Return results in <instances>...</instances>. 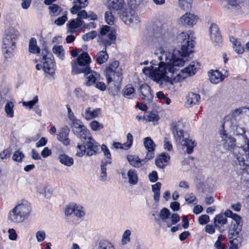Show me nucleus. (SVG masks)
Segmentation results:
<instances>
[{
    "label": "nucleus",
    "instance_id": "f257e3e1",
    "mask_svg": "<svg viewBox=\"0 0 249 249\" xmlns=\"http://www.w3.org/2000/svg\"><path fill=\"white\" fill-rule=\"evenodd\" d=\"M189 36L182 32L177 36L178 43L181 45V49H175L173 52H163L161 55L159 57L160 61L164 60L168 66V71L170 72L175 73L178 70L179 67H182L185 63L184 58L188 56L192 52V49L194 45L192 41L189 40Z\"/></svg>",
    "mask_w": 249,
    "mask_h": 249
},
{
    "label": "nucleus",
    "instance_id": "f03ea898",
    "mask_svg": "<svg viewBox=\"0 0 249 249\" xmlns=\"http://www.w3.org/2000/svg\"><path fill=\"white\" fill-rule=\"evenodd\" d=\"M119 61H114L106 68L104 71L108 84V90L113 96L117 95L120 91L123 79L122 70L119 68Z\"/></svg>",
    "mask_w": 249,
    "mask_h": 249
},
{
    "label": "nucleus",
    "instance_id": "7ed1b4c3",
    "mask_svg": "<svg viewBox=\"0 0 249 249\" xmlns=\"http://www.w3.org/2000/svg\"><path fill=\"white\" fill-rule=\"evenodd\" d=\"M127 7L124 0H109L107 6L108 10L117 12L120 18L126 25L139 22L135 12L132 9L133 7Z\"/></svg>",
    "mask_w": 249,
    "mask_h": 249
},
{
    "label": "nucleus",
    "instance_id": "20e7f679",
    "mask_svg": "<svg viewBox=\"0 0 249 249\" xmlns=\"http://www.w3.org/2000/svg\"><path fill=\"white\" fill-rule=\"evenodd\" d=\"M142 72L146 75H150L154 81H156L160 85L163 84V82H168L172 84V78L166 74L171 73V76L174 73H172L168 71V66L166 62L161 61L158 64V67L154 69V66L144 67Z\"/></svg>",
    "mask_w": 249,
    "mask_h": 249
},
{
    "label": "nucleus",
    "instance_id": "39448f33",
    "mask_svg": "<svg viewBox=\"0 0 249 249\" xmlns=\"http://www.w3.org/2000/svg\"><path fill=\"white\" fill-rule=\"evenodd\" d=\"M19 36L18 30L10 28L5 32L3 37L2 51L5 58H11L15 55L16 42Z\"/></svg>",
    "mask_w": 249,
    "mask_h": 249
},
{
    "label": "nucleus",
    "instance_id": "423d86ee",
    "mask_svg": "<svg viewBox=\"0 0 249 249\" xmlns=\"http://www.w3.org/2000/svg\"><path fill=\"white\" fill-rule=\"evenodd\" d=\"M31 210L30 205L27 202L18 204L9 212L8 220L13 223H21L29 215Z\"/></svg>",
    "mask_w": 249,
    "mask_h": 249
},
{
    "label": "nucleus",
    "instance_id": "0eeeda50",
    "mask_svg": "<svg viewBox=\"0 0 249 249\" xmlns=\"http://www.w3.org/2000/svg\"><path fill=\"white\" fill-rule=\"evenodd\" d=\"M91 62V59L89 54L86 52H83L77 57L76 61L72 60L71 62L72 74L86 73L90 68L89 65Z\"/></svg>",
    "mask_w": 249,
    "mask_h": 249
},
{
    "label": "nucleus",
    "instance_id": "6e6552de",
    "mask_svg": "<svg viewBox=\"0 0 249 249\" xmlns=\"http://www.w3.org/2000/svg\"><path fill=\"white\" fill-rule=\"evenodd\" d=\"M41 55L42 57L40 62L43 63V67L42 65L37 64L36 66V70H40L43 68L45 72L53 74L54 73L55 65L52 53H50L48 49H44L41 51Z\"/></svg>",
    "mask_w": 249,
    "mask_h": 249
},
{
    "label": "nucleus",
    "instance_id": "1a4fd4ad",
    "mask_svg": "<svg viewBox=\"0 0 249 249\" xmlns=\"http://www.w3.org/2000/svg\"><path fill=\"white\" fill-rule=\"evenodd\" d=\"M179 123H176L174 125L173 132L174 136L178 139L181 145L186 147V152L190 154L193 153L196 144L195 141L185 137L183 131L179 127Z\"/></svg>",
    "mask_w": 249,
    "mask_h": 249
},
{
    "label": "nucleus",
    "instance_id": "9d476101",
    "mask_svg": "<svg viewBox=\"0 0 249 249\" xmlns=\"http://www.w3.org/2000/svg\"><path fill=\"white\" fill-rule=\"evenodd\" d=\"M71 125L73 133L80 139L81 142L85 141L87 138L90 136L89 130L83 125L80 120H75V122L71 123Z\"/></svg>",
    "mask_w": 249,
    "mask_h": 249
},
{
    "label": "nucleus",
    "instance_id": "9b49d317",
    "mask_svg": "<svg viewBox=\"0 0 249 249\" xmlns=\"http://www.w3.org/2000/svg\"><path fill=\"white\" fill-rule=\"evenodd\" d=\"M82 142H84L86 146V148L87 156L90 157L93 155H96L98 153L100 145L91 136H90L88 138H87V139Z\"/></svg>",
    "mask_w": 249,
    "mask_h": 249
},
{
    "label": "nucleus",
    "instance_id": "f8f14e48",
    "mask_svg": "<svg viewBox=\"0 0 249 249\" xmlns=\"http://www.w3.org/2000/svg\"><path fill=\"white\" fill-rule=\"evenodd\" d=\"M209 31L211 40L214 46H221L223 42V39L218 26L215 23L211 24Z\"/></svg>",
    "mask_w": 249,
    "mask_h": 249
},
{
    "label": "nucleus",
    "instance_id": "ddd939ff",
    "mask_svg": "<svg viewBox=\"0 0 249 249\" xmlns=\"http://www.w3.org/2000/svg\"><path fill=\"white\" fill-rule=\"evenodd\" d=\"M138 90L139 95L142 100H145L148 104L152 102L153 95L149 86L146 84H142Z\"/></svg>",
    "mask_w": 249,
    "mask_h": 249
},
{
    "label": "nucleus",
    "instance_id": "4468645a",
    "mask_svg": "<svg viewBox=\"0 0 249 249\" xmlns=\"http://www.w3.org/2000/svg\"><path fill=\"white\" fill-rule=\"evenodd\" d=\"M220 135L222 140L224 142L223 143L224 148L228 150L233 149L235 146V139L231 136L229 137L224 129L221 130Z\"/></svg>",
    "mask_w": 249,
    "mask_h": 249
},
{
    "label": "nucleus",
    "instance_id": "2eb2a0df",
    "mask_svg": "<svg viewBox=\"0 0 249 249\" xmlns=\"http://www.w3.org/2000/svg\"><path fill=\"white\" fill-rule=\"evenodd\" d=\"M170 157L167 153H161L157 156L155 160V165L159 168L164 169L170 161Z\"/></svg>",
    "mask_w": 249,
    "mask_h": 249
},
{
    "label": "nucleus",
    "instance_id": "dca6fc26",
    "mask_svg": "<svg viewBox=\"0 0 249 249\" xmlns=\"http://www.w3.org/2000/svg\"><path fill=\"white\" fill-rule=\"evenodd\" d=\"M70 130L67 126H64L60 129L57 136V139L63 144L68 146L70 144V140L68 138Z\"/></svg>",
    "mask_w": 249,
    "mask_h": 249
},
{
    "label": "nucleus",
    "instance_id": "f3484780",
    "mask_svg": "<svg viewBox=\"0 0 249 249\" xmlns=\"http://www.w3.org/2000/svg\"><path fill=\"white\" fill-rule=\"evenodd\" d=\"M197 19L196 16L190 13H187L180 18V21L183 25L193 26L196 23Z\"/></svg>",
    "mask_w": 249,
    "mask_h": 249
},
{
    "label": "nucleus",
    "instance_id": "a211bd4d",
    "mask_svg": "<svg viewBox=\"0 0 249 249\" xmlns=\"http://www.w3.org/2000/svg\"><path fill=\"white\" fill-rule=\"evenodd\" d=\"M210 82L214 84H218L224 80V75L219 70H211L208 73Z\"/></svg>",
    "mask_w": 249,
    "mask_h": 249
},
{
    "label": "nucleus",
    "instance_id": "6ab92c4d",
    "mask_svg": "<svg viewBox=\"0 0 249 249\" xmlns=\"http://www.w3.org/2000/svg\"><path fill=\"white\" fill-rule=\"evenodd\" d=\"M82 19L83 18H80L78 16L77 18L71 19L69 21L67 26H68V31L70 33L72 34L75 33L76 29L83 25L84 21L82 20Z\"/></svg>",
    "mask_w": 249,
    "mask_h": 249
},
{
    "label": "nucleus",
    "instance_id": "aec40b11",
    "mask_svg": "<svg viewBox=\"0 0 249 249\" xmlns=\"http://www.w3.org/2000/svg\"><path fill=\"white\" fill-rule=\"evenodd\" d=\"M100 111L101 109L100 108H96L94 110H91L90 107H88L85 109V112L82 114V116L86 120L89 121L97 117L100 113Z\"/></svg>",
    "mask_w": 249,
    "mask_h": 249
},
{
    "label": "nucleus",
    "instance_id": "412c9836",
    "mask_svg": "<svg viewBox=\"0 0 249 249\" xmlns=\"http://www.w3.org/2000/svg\"><path fill=\"white\" fill-rule=\"evenodd\" d=\"M127 160L129 164L135 168H139L144 164L142 160H141L138 156L135 155H127Z\"/></svg>",
    "mask_w": 249,
    "mask_h": 249
},
{
    "label": "nucleus",
    "instance_id": "4be33fe9",
    "mask_svg": "<svg viewBox=\"0 0 249 249\" xmlns=\"http://www.w3.org/2000/svg\"><path fill=\"white\" fill-rule=\"evenodd\" d=\"M227 216L225 214V212L223 213H220V214L215 215L213 219L214 226L216 228L220 229V226L227 224Z\"/></svg>",
    "mask_w": 249,
    "mask_h": 249
},
{
    "label": "nucleus",
    "instance_id": "5701e85b",
    "mask_svg": "<svg viewBox=\"0 0 249 249\" xmlns=\"http://www.w3.org/2000/svg\"><path fill=\"white\" fill-rule=\"evenodd\" d=\"M111 163L112 161H110V160H102L101 161L100 180L103 182L107 180V164H110Z\"/></svg>",
    "mask_w": 249,
    "mask_h": 249
},
{
    "label": "nucleus",
    "instance_id": "b1692460",
    "mask_svg": "<svg viewBox=\"0 0 249 249\" xmlns=\"http://www.w3.org/2000/svg\"><path fill=\"white\" fill-rule=\"evenodd\" d=\"M220 2L227 9L238 10L240 9V6L237 3V0H220Z\"/></svg>",
    "mask_w": 249,
    "mask_h": 249
},
{
    "label": "nucleus",
    "instance_id": "393cba45",
    "mask_svg": "<svg viewBox=\"0 0 249 249\" xmlns=\"http://www.w3.org/2000/svg\"><path fill=\"white\" fill-rule=\"evenodd\" d=\"M96 75H97V73L95 71H92L90 69L89 70L86 74H84L86 78L88 79L86 82V85L89 86L94 84L96 80Z\"/></svg>",
    "mask_w": 249,
    "mask_h": 249
},
{
    "label": "nucleus",
    "instance_id": "a878e982",
    "mask_svg": "<svg viewBox=\"0 0 249 249\" xmlns=\"http://www.w3.org/2000/svg\"><path fill=\"white\" fill-rule=\"evenodd\" d=\"M59 162L68 167H70L73 164L74 160L72 158L69 157L65 154H60L58 156Z\"/></svg>",
    "mask_w": 249,
    "mask_h": 249
},
{
    "label": "nucleus",
    "instance_id": "bb28decb",
    "mask_svg": "<svg viewBox=\"0 0 249 249\" xmlns=\"http://www.w3.org/2000/svg\"><path fill=\"white\" fill-rule=\"evenodd\" d=\"M199 67V64L197 62H192L188 67L182 70L183 72L186 73L188 76H191L195 74L196 70Z\"/></svg>",
    "mask_w": 249,
    "mask_h": 249
},
{
    "label": "nucleus",
    "instance_id": "cd10ccee",
    "mask_svg": "<svg viewBox=\"0 0 249 249\" xmlns=\"http://www.w3.org/2000/svg\"><path fill=\"white\" fill-rule=\"evenodd\" d=\"M230 41L232 44L235 51L238 54H242L244 52V48L241 45V42L237 38L231 36L230 37Z\"/></svg>",
    "mask_w": 249,
    "mask_h": 249
},
{
    "label": "nucleus",
    "instance_id": "c85d7f7f",
    "mask_svg": "<svg viewBox=\"0 0 249 249\" xmlns=\"http://www.w3.org/2000/svg\"><path fill=\"white\" fill-rule=\"evenodd\" d=\"M200 98L199 95L193 92H190L186 96L187 103L192 106L198 104Z\"/></svg>",
    "mask_w": 249,
    "mask_h": 249
},
{
    "label": "nucleus",
    "instance_id": "c756f323",
    "mask_svg": "<svg viewBox=\"0 0 249 249\" xmlns=\"http://www.w3.org/2000/svg\"><path fill=\"white\" fill-rule=\"evenodd\" d=\"M78 16L80 18L83 19L89 18L91 20H95L97 19V16L92 11H89L88 13L85 10H82L78 13Z\"/></svg>",
    "mask_w": 249,
    "mask_h": 249
},
{
    "label": "nucleus",
    "instance_id": "7c9ffc66",
    "mask_svg": "<svg viewBox=\"0 0 249 249\" xmlns=\"http://www.w3.org/2000/svg\"><path fill=\"white\" fill-rule=\"evenodd\" d=\"M128 182L132 185H136L138 182V177L134 169H129L127 173Z\"/></svg>",
    "mask_w": 249,
    "mask_h": 249
},
{
    "label": "nucleus",
    "instance_id": "2f4dec72",
    "mask_svg": "<svg viewBox=\"0 0 249 249\" xmlns=\"http://www.w3.org/2000/svg\"><path fill=\"white\" fill-rule=\"evenodd\" d=\"M108 58V55L107 53L106 49L104 48L102 51L99 52L96 56V59L97 63L102 64L105 63Z\"/></svg>",
    "mask_w": 249,
    "mask_h": 249
},
{
    "label": "nucleus",
    "instance_id": "473e14b6",
    "mask_svg": "<svg viewBox=\"0 0 249 249\" xmlns=\"http://www.w3.org/2000/svg\"><path fill=\"white\" fill-rule=\"evenodd\" d=\"M225 214L228 217L232 218L235 222V224L242 225V218L239 215L233 213L229 209L225 211Z\"/></svg>",
    "mask_w": 249,
    "mask_h": 249
},
{
    "label": "nucleus",
    "instance_id": "72a5a7b5",
    "mask_svg": "<svg viewBox=\"0 0 249 249\" xmlns=\"http://www.w3.org/2000/svg\"><path fill=\"white\" fill-rule=\"evenodd\" d=\"M52 51L61 60H63L64 59V50L62 46L54 45Z\"/></svg>",
    "mask_w": 249,
    "mask_h": 249
},
{
    "label": "nucleus",
    "instance_id": "f704fd0d",
    "mask_svg": "<svg viewBox=\"0 0 249 249\" xmlns=\"http://www.w3.org/2000/svg\"><path fill=\"white\" fill-rule=\"evenodd\" d=\"M29 51L32 53H39L40 48L36 45V40L35 38H31L29 41Z\"/></svg>",
    "mask_w": 249,
    "mask_h": 249
},
{
    "label": "nucleus",
    "instance_id": "c9c22d12",
    "mask_svg": "<svg viewBox=\"0 0 249 249\" xmlns=\"http://www.w3.org/2000/svg\"><path fill=\"white\" fill-rule=\"evenodd\" d=\"M242 225H238L236 224H233L232 228L230 229L228 234V237L230 239L233 238L235 235L239 234V232L242 230Z\"/></svg>",
    "mask_w": 249,
    "mask_h": 249
},
{
    "label": "nucleus",
    "instance_id": "e433bc0d",
    "mask_svg": "<svg viewBox=\"0 0 249 249\" xmlns=\"http://www.w3.org/2000/svg\"><path fill=\"white\" fill-rule=\"evenodd\" d=\"M144 146L146 150H155L156 145L150 137H147L143 140Z\"/></svg>",
    "mask_w": 249,
    "mask_h": 249
},
{
    "label": "nucleus",
    "instance_id": "4c0bfd02",
    "mask_svg": "<svg viewBox=\"0 0 249 249\" xmlns=\"http://www.w3.org/2000/svg\"><path fill=\"white\" fill-rule=\"evenodd\" d=\"M14 105L12 102L8 101L6 103L4 107V110L7 117L10 118L14 117Z\"/></svg>",
    "mask_w": 249,
    "mask_h": 249
},
{
    "label": "nucleus",
    "instance_id": "58836bf2",
    "mask_svg": "<svg viewBox=\"0 0 249 249\" xmlns=\"http://www.w3.org/2000/svg\"><path fill=\"white\" fill-rule=\"evenodd\" d=\"M113 10H109L105 12V20L107 23L109 25H112L114 22V17L113 15Z\"/></svg>",
    "mask_w": 249,
    "mask_h": 249
},
{
    "label": "nucleus",
    "instance_id": "ea45409f",
    "mask_svg": "<svg viewBox=\"0 0 249 249\" xmlns=\"http://www.w3.org/2000/svg\"><path fill=\"white\" fill-rule=\"evenodd\" d=\"M86 147V146L84 142L83 143H78L77 145L76 156L79 157H82L85 154L87 155Z\"/></svg>",
    "mask_w": 249,
    "mask_h": 249
},
{
    "label": "nucleus",
    "instance_id": "a19ab883",
    "mask_svg": "<svg viewBox=\"0 0 249 249\" xmlns=\"http://www.w3.org/2000/svg\"><path fill=\"white\" fill-rule=\"evenodd\" d=\"M180 7L184 10H188L192 6L193 0H178Z\"/></svg>",
    "mask_w": 249,
    "mask_h": 249
},
{
    "label": "nucleus",
    "instance_id": "79ce46f5",
    "mask_svg": "<svg viewBox=\"0 0 249 249\" xmlns=\"http://www.w3.org/2000/svg\"><path fill=\"white\" fill-rule=\"evenodd\" d=\"M135 89L131 84L126 85L123 91V95L125 97L129 98V96L134 93Z\"/></svg>",
    "mask_w": 249,
    "mask_h": 249
},
{
    "label": "nucleus",
    "instance_id": "37998d69",
    "mask_svg": "<svg viewBox=\"0 0 249 249\" xmlns=\"http://www.w3.org/2000/svg\"><path fill=\"white\" fill-rule=\"evenodd\" d=\"M100 249H115L114 246L106 240H101L99 244Z\"/></svg>",
    "mask_w": 249,
    "mask_h": 249
},
{
    "label": "nucleus",
    "instance_id": "c03bdc74",
    "mask_svg": "<svg viewBox=\"0 0 249 249\" xmlns=\"http://www.w3.org/2000/svg\"><path fill=\"white\" fill-rule=\"evenodd\" d=\"M171 214L170 211L166 208L161 210L160 213V216L162 221H166L168 219Z\"/></svg>",
    "mask_w": 249,
    "mask_h": 249
},
{
    "label": "nucleus",
    "instance_id": "a18cd8bd",
    "mask_svg": "<svg viewBox=\"0 0 249 249\" xmlns=\"http://www.w3.org/2000/svg\"><path fill=\"white\" fill-rule=\"evenodd\" d=\"M97 36V33L95 31H92L86 34H84L82 36V39L85 41H88L93 39Z\"/></svg>",
    "mask_w": 249,
    "mask_h": 249
},
{
    "label": "nucleus",
    "instance_id": "49530a36",
    "mask_svg": "<svg viewBox=\"0 0 249 249\" xmlns=\"http://www.w3.org/2000/svg\"><path fill=\"white\" fill-rule=\"evenodd\" d=\"M50 12L53 16H58L61 12V8L57 4H53L49 6Z\"/></svg>",
    "mask_w": 249,
    "mask_h": 249
},
{
    "label": "nucleus",
    "instance_id": "de8ad7c7",
    "mask_svg": "<svg viewBox=\"0 0 249 249\" xmlns=\"http://www.w3.org/2000/svg\"><path fill=\"white\" fill-rule=\"evenodd\" d=\"M24 158V155L20 151L17 150L15 152L12 159L14 161L21 162Z\"/></svg>",
    "mask_w": 249,
    "mask_h": 249
},
{
    "label": "nucleus",
    "instance_id": "09e8293b",
    "mask_svg": "<svg viewBox=\"0 0 249 249\" xmlns=\"http://www.w3.org/2000/svg\"><path fill=\"white\" fill-rule=\"evenodd\" d=\"M38 101L37 96H36L33 100L28 102H23L22 105L25 107H28L29 109H31L38 102Z\"/></svg>",
    "mask_w": 249,
    "mask_h": 249
},
{
    "label": "nucleus",
    "instance_id": "8fccbe9b",
    "mask_svg": "<svg viewBox=\"0 0 249 249\" xmlns=\"http://www.w3.org/2000/svg\"><path fill=\"white\" fill-rule=\"evenodd\" d=\"M242 241V236L239 234H237V235H235L233 238H231L230 242L231 244H233L239 246V245H241Z\"/></svg>",
    "mask_w": 249,
    "mask_h": 249
},
{
    "label": "nucleus",
    "instance_id": "3c124183",
    "mask_svg": "<svg viewBox=\"0 0 249 249\" xmlns=\"http://www.w3.org/2000/svg\"><path fill=\"white\" fill-rule=\"evenodd\" d=\"M131 235V231L129 230H126L123 233L122 243L123 245H125L130 241V236Z\"/></svg>",
    "mask_w": 249,
    "mask_h": 249
},
{
    "label": "nucleus",
    "instance_id": "603ef678",
    "mask_svg": "<svg viewBox=\"0 0 249 249\" xmlns=\"http://www.w3.org/2000/svg\"><path fill=\"white\" fill-rule=\"evenodd\" d=\"M126 139L127 142L123 144L125 149H128L131 147L133 143V136L131 133H128L126 135Z\"/></svg>",
    "mask_w": 249,
    "mask_h": 249
},
{
    "label": "nucleus",
    "instance_id": "864d4df0",
    "mask_svg": "<svg viewBox=\"0 0 249 249\" xmlns=\"http://www.w3.org/2000/svg\"><path fill=\"white\" fill-rule=\"evenodd\" d=\"M101 149L104 153V155L106 158L103 160H110V161H112L110 152L107 145L104 144H102L101 146Z\"/></svg>",
    "mask_w": 249,
    "mask_h": 249
},
{
    "label": "nucleus",
    "instance_id": "5fc2aeb1",
    "mask_svg": "<svg viewBox=\"0 0 249 249\" xmlns=\"http://www.w3.org/2000/svg\"><path fill=\"white\" fill-rule=\"evenodd\" d=\"M159 119V117L157 114L152 112L146 115V122H157Z\"/></svg>",
    "mask_w": 249,
    "mask_h": 249
},
{
    "label": "nucleus",
    "instance_id": "6e6d98bb",
    "mask_svg": "<svg viewBox=\"0 0 249 249\" xmlns=\"http://www.w3.org/2000/svg\"><path fill=\"white\" fill-rule=\"evenodd\" d=\"M91 128L94 131H98L103 128V125L96 121H93L90 124Z\"/></svg>",
    "mask_w": 249,
    "mask_h": 249
},
{
    "label": "nucleus",
    "instance_id": "4d7b16f0",
    "mask_svg": "<svg viewBox=\"0 0 249 249\" xmlns=\"http://www.w3.org/2000/svg\"><path fill=\"white\" fill-rule=\"evenodd\" d=\"M82 207L81 206H77L75 205L74 211V214L78 217H81L85 215V212L82 210Z\"/></svg>",
    "mask_w": 249,
    "mask_h": 249
},
{
    "label": "nucleus",
    "instance_id": "13d9d810",
    "mask_svg": "<svg viewBox=\"0 0 249 249\" xmlns=\"http://www.w3.org/2000/svg\"><path fill=\"white\" fill-rule=\"evenodd\" d=\"M66 108L68 110V117L70 121H71V123L75 122V120H79L75 118L74 113L72 112L71 109V108L70 106L68 104L66 105Z\"/></svg>",
    "mask_w": 249,
    "mask_h": 249
},
{
    "label": "nucleus",
    "instance_id": "bf43d9fd",
    "mask_svg": "<svg viewBox=\"0 0 249 249\" xmlns=\"http://www.w3.org/2000/svg\"><path fill=\"white\" fill-rule=\"evenodd\" d=\"M210 221L209 216L207 214H203L199 217L198 222L200 225H205Z\"/></svg>",
    "mask_w": 249,
    "mask_h": 249
},
{
    "label": "nucleus",
    "instance_id": "052dcab7",
    "mask_svg": "<svg viewBox=\"0 0 249 249\" xmlns=\"http://www.w3.org/2000/svg\"><path fill=\"white\" fill-rule=\"evenodd\" d=\"M147 150V154H146L144 159L142 160L144 163H145L148 160L153 159L155 156V154H154L155 150Z\"/></svg>",
    "mask_w": 249,
    "mask_h": 249
},
{
    "label": "nucleus",
    "instance_id": "680f3d73",
    "mask_svg": "<svg viewBox=\"0 0 249 249\" xmlns=\"http://www.w3.org/2000/svg\"><path fill=\"white\" fill-rule=\"evenodd\" d=\"M45 232L43 231H39L36 233V238L38 242L44 241L45 239Z\"/></svg>",
    "mask_w": 249,
    "mask_h": 249
},
{
    "label": "nucleus",
    "instance_id": "e2e57ef3",
    "mask_svg": "<svg viewBox=\"0 0 249 249\" xmlns=\"http://www.w3.org/2000/svg\"><path fill=\"white\" fill-rule=\"evenodd\" d=\"M67 19H68V18H67V15H66V14H65V15L62 16V17H59L57 19H56L55 20L54 23L56 25H59V26L62 25L63 24H64L65 23V22L67 20Z\"/></svg>",
    "mask_w": 249,
    "mask_h": 249
},
{
    "label": "nucleus",
    "instance_id": "0e129e2a",
    "mask_svg": "<svg viewBox=\"0 0 249 249\" xmlns=\"http://www.w3.org/2000/svg\"><path fill=\"white\" fill-rule=\"evenodd\" d=\"M11 154V150L9 149L4 150L0 154V158L2 160H6L10 157Z\"/></svg>",
    "mask_w": 249,
    "mask_h": 249
},
{
    "label": "nucleus",
    "instance_id": "69168bd1",
    "mask_svg": "<svg viewBox=\"0 0 249 249\" xmlns=\"http://www.w3.org/2000/svg\"><path fill=\"white\" fill-rule=\"evenodd\" d=\"M148 177L149 180L151 182H155L158 179V174L156 171H153L151 173L149 174Z\"/></svg>",
    "mask_w": 249,
    "mask_h": 249
},
{
    "label": "nucleus",
    "instance_id": "338daca9",
    "mask_svg": "<svg viewBox=\"0 0 249 249\" xmlns=\"http://www.w3.org/2000/svg\"><path fill=\"white\" fill-rule=\"evenodd\" d=\"M130 7L136 8L141 3L142 0H126Z\"/></svg>",
    "mask_w": 249,
    "mask_h": 249
},
{
    "label": "nucleus",
    "instance_id": "774afa93",
    "mask_svg": "<svg viewBox=\"0 0 249 249\" xmlns=\"http://www.w3.org/2000/svg\"><path fill=\"white\" fill-rule=\"evenodd\" d=\"M196 200V197L192 193L186 195L185 201L188 204L194 203Z\"/></svg>",
    "mask_w": 249,
    "mask_h": 249
}]
</instances>
